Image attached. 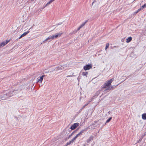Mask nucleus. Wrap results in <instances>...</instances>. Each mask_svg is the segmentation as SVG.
<instances>
[{"instance_id":"nucleus-13","label":"nucleus","mask_w":146,"mask_h":146,"mask_svg":"<svg viewBox=\"0 0 146 146\" xmlns=\"http://www.w3.org/2000/svg\"><path fill=\"white\" fill-rule=\"evenodd\" d=\"M29 32V31H28L27 32H25L23 34H22L21 36L23 37L24 36L26 35L27 34H28Z\"/></svg>"},{"instance_id":"nucleus-8","label":"nucleus","mask_w":146,"mask_h":146,"mask_svg":"<svg viewBox=\"0 0 146 146\" xmlns=\"http://www.w3.org/2000/svg\"><path fill=\"white\" fill-rule=\"evenodd\" d=\"M6 97L5 92L2 93L0 94V99L5 98Z\"/></svg>"},{"instance_id":"nucleus-35","label":"nucleus","mask_w":146,"mask_h":146,"mask_svg":"<svg viewBox=\"0 0 146 146\" xmlns=\"http://www.w3.org/2000/svg\"><path fill=\"white\" fill-rule=\"evenodd\" d=\"M89 104V102L88 103H87L86 104H85L84 106H86L88 104Z\"/></svg>"},{"instance_id":"nucleus-43","label":"nucleus","mask_w":146,"mask_h":146,"mask_svg":"<svg viewBox=\"0 0 146 146\" xmlns=\"http://www.w3.org/2000/svg\"><path fill=\"white\" fill-rule=\"evenodd\" d=\"M94 3V2H93L92 3V4L93 5V3Z\"/></svg>"},{"instance_id":"nucleus-23","label":"nucleus","mask_w":146,"mask_h":146,"mask_svg":"<svg viewBox=\"0 0 146 146\" xmlns=\"http://www.w3.org/2000/svg\"><path fill=\"white\" fill-rule=\"evenodd\" d=\"M76 138L74 137L71 140V141L72 143H73L74 141L76 139Z\"/></svg>"},{"instance_id":"nucleus-20","label":"nucleus","mask_w":146,"mask_h":146,"mask_svg":"<svg viewBox=\"0 0 146 146\" xmlns=\"http://www.w3.org/2000/svg\"><path fill=\"white\" fill-rule=\"evenodd\" d=\"M42 82L41 80L39 78V77H38L37 78V82L41 83Z\"/></svg>"},{"instance_id":"nucleus-9","label":"nucleus","mask_w":146,"mask_h":146,"mask_svg":"<svg viewBox=\"0 0 146 146\" xmlns=\"http://www.w3.org/2000/svg\"><path fill=\"white\" fill-rule=\"evenodd\" d=\"M93 136L92 135L87 140V143H89L90 141L92 140H93Z\"/></svg>"},{"instance_id":"nucleus-15","label":"nucleus","mask_w":146,"mask_h":146,"mask_svg":"<svg viewBox=\"0 0 146 146\" xmlns=\"http://www.w3.org/2000/svg\"><path fill=\"white\" fill-rule=\"evenodd\" d=\"M87 129H84L82 130L80 132L79 134L80 135H82L84 131H87Z\"/></svg>"},{"instance_id":"nucleus-21","label":"nucleus","mask_w":146,"mask_h":146,"mask_svg":"<svg viewBox=\"0 0 146 146\" xmlns=\"http://www.w3.org/2000/svg\"><path fill=\"white\" fill-rule=\"evenodd\" d=\"M146 7V4H145L144 5L142 6L140 8L141 10H142L144 8Z\"/></svg>"},{"instance_id":"nucleus-27","label":"nucleus","mask_w":146,"mask_h":146,"mask_svg":"<svg viewBox=\"0 0 146 146\" xmlns=\"http://www.w3.org/2000/svg\"><path fill=\"white\" fill-rule=\"evenodd\" d=\"M109 44H106V48H105V50H106V49L108 48L109 47Z\"/></svg>"},{"instance_id":"nucleus-38","label":"nucleus","mask_w":146,"mask_h":146,"mask_svg":"<svg viewBox=\"0 0 146 146\" xmlns=\"http://www.w3.org/2000/svg\"><path fill=\"white\" fill-rule=\"evenodd\" d=\"M23 37H22L21 36L19 38V39H20V38H21Z\"/></svg>"},{"instance_id":"nucleus-33","label":"nucleus","mask_w":146,"mask_h":146,"mask_svg":"<svg viewBox=\"0 0 146 146\" xmlns=\"http://www.w3.org/2000/svg\"><path fill=\"white\" fill-rule=\"evenodd\" d=\"M82 27L80 26L77 29V31H79L80 30V29Z\"/></svg>"},{"instance_id":"nucleus-16","label":"nucleus","mask_w":146,"mask_h":146,"mask_svg":"<svg viewBox=\"0 0 146 146\" xmlns=\"http://www.w3.org/2000/svg\"><path fill=\"white\" fill-rule=\"evenodd\" d=\"M5 45H6V44L5 42H1L0 44V48L4 46Z\"/></svg>"},{"instance_id":"nucleus-2","label":"nucleus","mask_w":146,"mask_h":146,"mask_svg":"<svg viewBox=\"0 0 146 146\" xmlns=\"http://www.w3.org/2000/svg\"><path fill=\"white\" fill-rule=\"evenodd\" d=\"M5 92V96L7 97H9L12 96L13 94H16V93H14V91H10L8 93Z\"/></svg>"},{"instance_id":"nucleus-40","label":"nucleus","mask_w":146,"mask_h":146,"mask_svg":"<svg viewBox=\"0 0 146 146\" xmlns=\"http://www.w3.org/2000/svg\"><path fill=\"white\" fill-rule=\"evenodd\" d=\"M142 139H139V141H141V140H142Z\"/></svg>"},{"instance_id":"nucleus-28","label":"nucleus","mask_w":146,"mask_h":146,"mask_svg":"<svg viewBox=\"0 0 146 146\" xmlns=\"http://www.w3.org/2000/svg\"><path fill=\"white\" fill-rule=\"evenodd\" d=\"M48 38V40H50L53 39L52 38L51 36H49Z\"/></svg>"},{"instance_id":"nucleus-6","label":"nucleus","mask_w":146,"mask_h":146,"mask_svg":"<svg viewBox=\"0 0 146 146\" xmlns=\"http://www.w3.org/2000/svg\"><path fill=\"white\" fill-rule=\"evenodd\" d=\"M63 69V68H62V65H60L54 68V70L58 71L59 70H62Z\"/></svg>"},{"instance_id":"nucleus-32","label":"nucleus","mask_w":146,"mask_h":146,"mask_svg":"<svg viewBox=\"0 0 146 146\" xmlns=\"http://www.w3.org/2000/svg\"><path fill=\"white\" fill-rule=\"evenodd\" d=\"M73 76V75H68L66 76V77L67 78L69 77H72V76Z\"/></svg>"},{"instance_id":"nucleus-45","label":"nucleus","mask_w":146,"mask_h":146,"mask_svg":"<svg viewBox=\"0 0 146 146\" xmlns=\"http://www.w3.org/2000/svg\"><path fill=\"white\" fill-rule=\"evenodd\" d=\"M15 118H17V117H15Z\"/></svg>"},{"instance_id":"nucleus-30","label":"nucleus","mask_w":146,"mask_h":146,"mask_svg":"<svg viewBox=\"0 0 146 146\" xmlns=\"http://www.w3.org/2000/svg\"><path fill=\"white\" fill-rule=\"evenodd\" d=\"M51 3V2L50 1H49L46 4V5H48L49 4H50Z\"/></svg>"},{"instance_id":"nucleus-34","label":"nucleus","mask_w":146,"mask_h":146,"mask_svg":"<svg viewBox=\"0 0 146 146\" xmlns=\"http://www.w3.org/2000/svg\"><path fill=\"white\" fill-rule=\"evenodd\" d=\"M82 109H80L79 111V112H80L82 111Z\"/></svg>"},{"instance_id":"nucleus-14","label":"nucleus","mask_w":146,"mask_h":146,"mask_svg":"<svg viewBox=\"0 0 146 146\" xmlns=\"http://www.w3.org/2000/svg\"><path fill=\"white\" fill-rule=\"evenodd\" d=\"M142 118L144 120L146 119V113H144L142 115Z\"/></svg>"},{"instance_id":"nucleus-25","label":"nucleus","mask_w":146,"mask_h":146,"mask_svg":"<svg viewBox=\"0 0 146 146\" xmlns=\"http://www.w3.org/2000/svg\"><path fill=\"white\" fill-rule=\"evenodd\" d=\"M87 21L85 22L84 23H83L80 26L82 27H83L85 24L87 22Z\"/></svg>"},{"instance_id":"nucleus-36","label":"nucleus","mask_w":146,"mask_h":146,"mask_svg":"<svg viewBox=\"0 0 146 146\" xmlns=\"http://www.w3.org/2000/svg\"><path fill=\"white\" fill-rule=\"evenodd\" d=\"M68 142L70 145L72 143L71 142V141H70L69 142Z\"/></svg>"},{"instance_id":"nucleus-26","label":"nucleus","mask_w":146,"mask_h":146,"mask_svg":"<svg viewBox=\"0 0 146 146\" xmlns=\"http://www.w3.org/2000/svg\"><path fill=\"white\" fill-rule=\"evenodd\" d=\"M48 40H49L48 39V38H47L45 40H44L42 42V43H44L46 42Z\"/></svg>"},{"instance_id":"nucleus-42","label":"nucleus","mask_w":146,"mask_h":146,"mask_svg":"<svg viewBox=\"0 0 146 146\" xmlns=\"http://www.w3.org/2000/svg\"><path fill=\"white\" fill-rule=\"evenodd\" d=\"M68 145H67V143L66 144V145H65V146H67Z\"/></svg>"},{"instance_id":"nucleus-29","label":"nucleus","mask_w":146,"mask_h":146,"mask_svg":"<svg viewBox=\"0 0 146 146\" xmlns=\"http://www.w3.org/2000/svg\"><path fill=\"white\" fill-rule=\"evenodd\" d=\"M80 135V134H79V133L75 137L76 139Z\"/></svg>"},{"instance_id":"nucleus-10","label":"nucleus","mask_w":146,"mask_h":146,"mask_svg":"<svg viewBox=\"0 0 146 146\" xmlns=\"http://www.w3.org/2000/svg\"><path fill=\"white\" fill-rule=\"evenodd\" d=\"M132 39V38L130 36L127 38L126 39V42L127 43H129L130 42Z\"/></svg>"},{"instance_id":"nucleus-41","label":"nucleus","mask_w":146,"mask_h":146,"mask_svg":"<svg viewBox=\"0 0 146 146\" xmlns=\"http://www.w3.org/2000/svg\"><path fill=\"white\" fill-rule=\"evenodd\" d=\"M66 143H67V145H70V144H69V143H68V142Z\"/></svg>"},{"instance_id":"nucleus-7","label":"nucleus","mask_w":146,"mask_h":146,"mask_svg":"<svg viewBox=\"0 0 146 146\" xmlns=\"http://www.w3.org/2000/svg\"><path fill=\"white\" fill-rule=\"evenodd\" d=\"M115 86H112L111 87H109L108 88H107L106 89L104 90L105 91H106L108 90H112L115 87Z\"/></svg>"},{"instance_id":"nucleus-18","label":"nucleus","mask_w":146,"mask_h":146,"mask_svg":"<svg viewBox=\"0 0 146 146\" xmlns=\"http://www.w3.org/2000/svg\"><path fill=\"white\" fill-rule=\"evenodd\" d=\"M88 74V72H83L82 73V75L84 76H85L87 77V75Z\"/></svg>"},{"instance_id":"nucleus-12","label":"nucleus","mask_w":146,"mask_h":146,"mask_svg":"<svg viewBox=\"0 0 146 146\" xmlns=\"http://www.w3.org/2000/svg\"><path fill=\"white\" fill-rule=\"evenodd\" d=\"M77 130H76L74 131L67 138V139H68L69 138H70L72 135H73L74 133H75L77 131Z\"/></svg>"},{"instance_id":"nucleus-31","label":"nucleus","mask_w":146,"mask_h":146,"mask_svg":"<svg viewBox=\"0 0 146 146\" xmlns=\"http://www.w3.org/2000/svg\"><path fill=\"white\" fill-rule=\"evenodd\" d=\"M9 41V40H6L5 42H4L6 45Z\"/></svg>"},{"instance_id":"nucleus-22","label":"nucleus","mask_w":146,"mask_h":146,"mask_svg":"<svg viewBox=\"0 0 146 146\" xmlns=\"http://www.w3.org/2000/svg\"><path fill=\"white\" fill-rule=\"evenodd\" d=\"M45 76V75H42L41 76L39 77V78L42 81L43 80V78H44V77Z\"/></svg>"},{"instance_id":"nucleus-39","label":"nucleus","mask_w":146,"mask_h":146,"mask_svg":"<svg viewBox=\"0 0 146 146\" xmlns=\"http://www.w3.org/2000/svg\"><path fill=\"white\" fill-rule=\"evenodd\" d=\"M85 106H83L82 107V108H81V109H83L84 108V107H85Z\"/></svg>"},{"instance_id":"nucleus-19","label":"nucleus","mask_w":146,"mask_h":146,"mask_svg":"<svg viewBox=\"0 0 146 146\" xmlns=\"http://www.w3.org/2000/svg\"><path fill=\"white\" fill-rule=\"evenodd\" d=\"M141 10H142L140 8L138 9L137 11H136L134 13V14H135L139 12Z\"/></svg>"},{"instance_id":"nucleus-17","label":"nucleus","mask_w":146,"mask_h":146,"mask_svg":"<svg viewBox=\"0 0 146 146\" xmlns=\"http://www.w3.org/2000/svg\"><path fill=\"white\" fill-rule=\"evenodd\" d=\"M111 119H112L111 117H110L107 120L105 124H106V123H107L109 122L110 121Z\"/></svg>"},{"instance_id":"nucleus-3","label":"nucleus","mask_w":146,"mask_h":146,"mask_svg":"<svg viewBox=\"0 0 146 146\" xmlns=\"http://www.w3.org/2000/svg\"><path fill=\"white\" fill-rule=\"evenodd\" d=\"M79 124L78 123H74L70 127V129L72 130L75 129L78 126Z\"/></svg>"},{"instance_id":"nucleus-4","label":"nucleus","mask_w":146,"mask_h":146,"mask_svg":"<svg viewBox=\"0 0 146 146\" xmlns=\"http://www.w3.org/2000/svg\"><path fill=\"white\" fill-rule=\"evenodd\" d=\"M92 68V65L91 64H87L84 67V69L85 70H89Z\"/></svg>"},{"instance_id":"nucleus-24","label":"nucleus","mask_w":146,"mask_h":146,"mask_svg":"<svg viewBox=\"0 0 146 146\" xmlns=\"http://www.w3.org/2000/svg\"><path fill=\"white\" fill-rule=\"evenodd\" d=\"M100 91H97L95 93L96 95L98 96L99 94H100Z\"/></svg>"},{"instance_id":"nucleus-37","label":"nucleus","mask_w":146,"mask_h":146,"mask_svg":"<svg viewBox=\"0 0 146 146\" xmlns=\"http://www.w3.org/2000/svg\"><path fill=\"white\" fill-rule=\"evenodd\" d=\"M54 1V0H50V1H51V3L53 2Z\"/></svg>"},{"instance_id":"nucleus-44","label":"nucleus","mask_w":146,"mask_h":146,"mask_svg":"<svg viewBox=\"0 0 146 146\" xmlns=\"http://www.w3.org/2000/svg\"><path fill=\"white\" fill-rule=\"evenodd\" d=\"M32 1H33L34 0H31Z\"/></svg>"},{"instance_id":"nucleus-11","label":"nucleus","mask_w":146,"mask_h":146,"mask_svg":"<svg viewBox=\"0 0 146 146\" xmlns=\"http://www.w3.org/2000/svg\"><path fill=\"white\" fill-rule=\"evenodd\" d=\"M62 68L63 70H65L68 68V65H62Z\"/></svg>"},{"instance_id":"nucleus-5","label":"nucleus","mask_w":146,"mask_h":146,"mask_svg":"<svg viewBox=\"0 0 146 146\" xmlns=\"http://www.w3.org/2000/svg\"><path fill=\"white\" fill-rule=\"evenodd\" d=\"M62 34V33H57L54 34V35H52L51 36L52 39L54 38H56L58 37H60L61 36V35Z\"/></svg>"},{"instance_id":"nucleus-1","label":"nucleus","mask_w":146,"mask_h":146,"mask_svg":"<svg viewBox=\"0 0 146 146\" xmlns=\"http://www.w3.org/2000/svg\"><path fill=\"white\" fill-rule=\"evenodd\" d=\"M113 80L114 79L113 78H112L110 79L106 82L104 83L103 86L102 87V88L103 89L105 88L106 89L107 88L110 87V85H111V83Z\"/></svg>"}]
</instances>
